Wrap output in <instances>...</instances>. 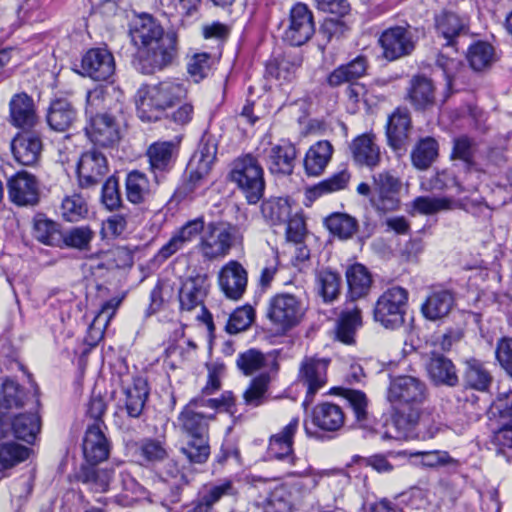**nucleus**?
Returning <instances> with one entry per match:
<instances>
[{"label":"nucleus","instance_id":"1","mask_svg":"<svg viewBox=\"0 0 512 512\" xmlns=\"http://www.w3.org/2000/svg\"><path fill=\"white\" fill-rule=\"evenodd\" d=\"M234 404L231 393L223 394L220 399H192L177 417V426L189 440L181 452L191 463L203 464L210 455L209 423L214 420V412L224 407L227 410Z\"/></svg>","mask_w":512,"mask_h":512},{"label":"nucleus","instance_id":"2","mask_svg":"<svg viewBox=\"0 0 512 512\" xmlns=\"http://www.w3.org/2000/svg\"><path fill=\"white\" fill-rule=\"evenodd\" d=\"M426 384L413 376H398L391 380L387 399L395 412L386 424L383 438L404 440L412 436L420 420V406L427 398Z\"/></svg>","mask_w":512,"mask_h":512},{"label":"nucleus","instance_id":"3","mask_svg":"<svg viewBox=\"0 0 512 512\" xmlns=\"http://www.w3.org/2000/svg\"><path fill=\"white\" fill-rule=\"evenodd\" d=\"M123 104L113 87L98 86L86 94L85 127L88 138L96 145L109 147L120 139L119 116Z\"/></svg>","mask_w":512,"mask_h":512},{"label":"nucleus","instance_id":"4","mask_svg":"<svg viewBox=\"0 0 512 512\" xmlns=\"http://www.w3.org/2000/svg\"><path fill=\"white\" fill-rule=\"evenodd\" d=\"M130 36L141 57L149 65L146 73L162 69L171 64L177 55V38L173 33H164L162 26L148 14L134 19Z\"/></svg>","mask_w":512,"mask_h":512},{"label":"nucleus","instance_id":"5","mask_svg":"<svg viewBox=\"0 0 512 512\" xmlns=\"http://www.w3.org/2000/svg\"><path fill=\"white\" fill-rule=\"evenodd\" d=\"M187 90L177 80H164L146 85L137 93V113L143 121H156L168 108L186 97Z\"/></svg>","mask_w":512,"mask_h":512},{"label":"nucleus","instance_id":"6","mask_svg":"<svg viewBox=\"0 0 512 512\" xmlns=\"http://www.w3.org/2000/svg\"><path fill=\"white\" fill-rule=\"evenodd\" d=\"M249 488L250 506L256 512H290L291 494L285 485L253 476Z\"/></svg>","mask_w":512,"mask_h":512},{"label":"nucleus","instance_id":"7","mask_svg":"<svg viewBox=\"0 0 512 512\" xmlns=\"http://www.w3.org/2000/svg\"><path fill=\"white\" fill-rule=\"evenodd\" d=\"M231 181L243 193L249 204H256L264 195V170L258 160L251 154L234 160L230 172Z\"/></svg>","mask_w":512,"mask_h":512},{"label":"nucleus","instance_id":"8","mask_svg":"<svg viewBox=\"0 0 512 512\" xmlns=\"http://www.w3.org/2000/svg\"><path fill=\"white\" fill-rule=\"evenodd\" d=\"M241 240L242 233L238 226L230 223H209L196 248L205 260L212 261L225 257Z\"/></svg>","mask_w":512,"mask_h":512},{"label":"nucleus","instance_id":"9","mask_svg":"<svg viewBox=\"0 0 512 512\" xmlns=\"http://www.w3.org/2000/svg\"><path fill=\"white\" fill-rule=\"evenodd\" d=\"M306 313L301 296L291 293H278L268 302L266 317L278 333H286L299 325Z\"/></svg>","mask_w":512,"mask_h":512},{"label":"nucleus","instance_id":"10","mask_svg":"<svg viewBox=\"0 0 512 512\" xmlns=\"http://www.w3.org/2000/svg\"><path fill=\"white\" fill-rule=\"evenodd\" d=\"M210 288L209 278L206 274H196L187 277L181 284L178 298L180 309L182 312H191L200 309L201 314L197 315V319L203 321L209 332L214 331L212 315L204 306V300L208 295Z\"/></svg>","mask_w":512,"mask_h":512},{"label":"nucleus","instance_id":"11","mask_svg":"<svg viewBox=\"0 0 512 512\" xmlns=\"http://www.w3.org/2000/svg\"><path fill=\"white\" fill-rule=\"evenodd\" d=\"M408 301L406 289L394 286L387 289L376 301L374 320L385 328L395 329L404 322L405 309Z\"/></svg>","mask_w":512,"mask_h":512},{"label":"nucleus","instance_id":"12","mask_svg":"<svg viewBox=\"0 0 512 512\" xmlns=\"http://www.w3.org/2000/svg\"><path fill=\"white\" fill-rule=\"evenodd\" d=\"M401 181L390 171H382L372 176L370 203L380 214L398 210Z\"/></svg>","mask_w":512,"mask_h":512},{"label":"nucleus","instance_id":"13","mask_svg":"<svg viewBox=\"0 0 512 512\" xmlns=\"http://www.w3.org/2000/svg\"><path fill=\"white\" fill-rule=\"evenodd\" d=\"M382 55L388 61L409 56L415 49L416 38L410 28L393 26L385 29L378 40Z\"/></svg>","mask_w":512,"mask_h":512},{"label":"nucleus","instance_id":"14","mask_svg":"<svg viewBox=\"0 0 512 512\" xmlns=\"http://www.w3.org/2000/svg\"><path fill=\"white\" fill-rule=\"evenodd\" d=\"M368 68L367 58L357 56L347 64L334 69L327 77V82L331 87H338L343 84H349L346 94L349 99L358 101L359 95L363 91V86L357 83V80L366 74Z\"/></svg>","mask_w":512,"mask_h":512},{"label":"nucleus","instance_id":"15","mask_svg":"<svg viewBox=\"0 0 512 512\" xmlns=\"http://www.w3.org/2000/svg\"><path fill=\"white\" fill-rule=\"evenodd\" d=\"M315 33L312 11L303 3L295 4L289 14L283 39L292 46L305 44Z\"/></svg>","mask_w":512,"mask_h":512},{"label":"nucleus","instance_id":"16","mask_svg":"<svg viewBox=\"0 0 512 512\" xmlns=\"http://www.w3.org/2000/svg\"><path fill=\"white\" fill-rule=\"evenodd\" d=\"M106 156L95 149L84 152L78 162L77 174L83 188L96 186L108 173Z\"/></svg>","mask_w":512,"mask_h":512},{"label":"nucleus","instance_id":"17","mask_svg":"<svg viewBox=\"0 0 512 512\" xmlns=\"http://www.w3.org/2000/svg\"><path fill=\"white\" fill-rule=\"evenodd\" d=\"M248 273L241 263L227 262L218 273V285L223 294L231 300H240L247 288Z\"/></svg>","mask_w":512,"mask_h":512},{"label":"nucleus","instance_id":"18","mask_svg":"<svg viewBox=\"0 0 512 512\" xmlns=\"http://www.w3.org/2000/svg\"><path fill=\"white\" fill-rule=\"evenodd\" d=\"M14 160L23 166H34L38 163L43 150L40 135L34 131L18 132L10 143Z\"/></svg>","mask_w":512,"mask_h":512},{"label":"nucleus","instance_id":"19","mask_svg":"<svg viewBox=\"0 0 512 512\" xmlns=\"http://www.w3.org/2000/svg\"><path fill=\"white\" fill-rule=\"evenodd\" d=\"M329 360L306 357L300 365L299 378L307 386L304 405L313 401L314 395L325 386L327 382V368Z\"/></svg>","mask_w":512,"mask_h":512},{"label":"nucleus","instance_id":"20","mask_svg":"<svg viewBox=\"0 0 512 512\" xmlns=\"http://www.w3.org/2000/svg\"><path fill=\"white\" fill-rule=\"evenodd\" d=\"M103 427H105L103 422H95L85 431L82 449L87 463L98 464L109 456L111 446Z\"/></svg>","mask_w":512,"mask_h":512},{"label":"nucleus","instance_id":"21","mask_svg":"<svg viewBox=\"0 0 512 512\" xmlns=\"http://www.w3.org/2000/svg\"><path fill=\"white\" fill-rule=\"evenodd\" d=\"M81 68L84 75L96 81H104L114 74V57L107 49H90L82 58Z\"/></svg>","mask_w":512,"mask_h":512},{"label":"nucleus","instance_id":"22","mask_svg":"<svg viewBox=\"0 0 512 512\" xmlns=\"http://www.w3.org/2000/svg\"><path fill=\"white\" fill-rule=\"evenodd\" d=\"M411 119L406 110L396 109L389 116L386 125L387 143L394 152L402 155L409 144Z\"/></svg>","mask_w":512,"mask_h":512},{"label":"nucleus","instance_id":"23","mask_svg":"<svg viewBox=\"0 0 512 512\" xmlns=\"http://www.w3.org/2000/svg\"><path fill=\"white\" fill-rule=\"evenodd\" d=\"M205 230L203 217L189 220L180 227L158 251L157 256L162 260H167L178 251L182 250L188 243L192 242L198 235Z\"/></svg>","mask_w":512,"mask_h":512},{"label":"nucleus","instance_id":"24","mask_svg":"<svg viewBox=\"0 0 512 512\" xmlns=\"http://www.w3.org/2000/svg\"><path fill=\"white\" fill-rule=\"evenodd\" d=\"M11 201L19 206L34 205L38 201V184L35 177L26 172H18L8 181Z\"/></svg>","mask_w":512,"mask_h":512},{"label":"nucleus","instance_id":"25","mask_svg":"<svg viewBox=\"0 0 512 512\" xmlns=\"http://www.w3.org/2000/svg\"><path fill=\"white\" fill-rule=\"evenodd\" d=\"M9 121L19 129H33L38 123L33 99L26 93L15 94L9 102Z\"/></svg>","mask_w":512,"mask_h":512},{"label":"nucleus","instance_id":"26","mask_svg":"<svg viewBox=\"0 0 512 512\" xmlns=\"http://www.w3.org/2000/svg\"><path fill=\"white\" fill-rule=\"evenodd\" d=\"M350 150L357 165L374 168L380 164V147L372 134H362L356 137L350 144Z\"/></svg>","mask_w":512,"mask_h":512},{"label":"nucleus","instance_id":"27","mask_svg":"<svg viewBox=\"0 0 512 512\" xmlns=\"http://www.w3.org/2000/svg\"><path fill=\"white\" fill-rule=\"evenodd\" d=\"M238 489L231 479H223L206 487L190 512H211L214 505L224 497H236Z\"/></svg>","mask_w":512,"mask_h":512},{"label":"nucleus","instance_id":"28","mask_svg":"<svg viewBox=\"0 0 512 512\" xmlns=\"http://www.w3.org/2000/svg\"><path fill=\"white\" fill-rule=\"evenodd\" d=\"M77 118V110L67 99L57 98L51 102L47 113V123L52 130L64 132L73 127Z\"/></svg>","mask_w":512,"mask_h":512},{"label":"nucleus","instance_id":"29","mask_svg":"<svg viewBox=\"0 0 512 512\" xmlns=\"http://www.w3.org/2000/svg\"><path fill=\"white\" fill-rule=\"evenodd\" d=\"M299 426V418H293L279 433L274 434L269 440V453L277 459H288L291 464L295 463L293 456V439Z\"/></svg>","mask_w":512,"mask_h":512},{"label":"nucleus","instance_id":"30","mask_svg":"<svg viewBox=\"0 0 512 512\" xmlns=\"http://www.w3.org/2000/svg\"><path fill=\"white\" fill-rule=\"evenodd\" d=\"M312 423L322 431L335 432L343 427L345 415L339 405L323 402L313 408Z\"/></svg>","mask_w":512,"mask_h":512},{"label":"nucleus","instance_id":"31","mask_svg":"<svg viewBox=\"0 0 512 512\" xmlns=\"http://www.w3.org/2000/svg\"><path fill=\"white\" fill-rule=\"evenodd\" d=\"M426 370L431 381L436 385L456 386L459 378L455 365L447 357L432 353L426 364Z\"/></svg>","mask_w":512,"mask_h":512},{"label":"nucleus","instance_id":"32","mask_svg":"<svg viewBox=\"0 0 512 512\" xmlns=\"http://www.w3.org/2000/svg\"><path fill=\"white\" fill-rule=\"evenodd\" d=\"M499 414L501 428L496 432V441L502 446L512 448V390L500 393L494 402Z\"/></svg>","mask_w":512,"mask_h":512},{"label":"nucleus","instance_id":"33","mask_svg":"<svg viewBox=\"0 0 512 512\" xmlns=\"http://www.w3.org/2000/svg\"><path fill=\"white\" fill-rule=\"evenodd\" d=\"M454 296L451 291L439 289L432 291L421 306L423 316L432 321L446 317L453 305Z\"/></svg>","mask_w":512,"mask_h":512},{"label":"nucleus","instance_id":"34","mask_svg":"<svg viewBox=\"0 0 512 512\" xmlns=\"http://www.w3.org/2000/svg\"><path fill=\"white\" fill-rule=\"evenodd\" d=\"M296 148L291 143H283L271 147L268 153L267 165L272 174L290 175L293 172Z\"/></svg>","mask_w":512,"mask_h":512},{"label":"nucleus","instance_id":"35","mask_svg":"<svg viewBox=\"0 0 512 512\" xmlns=\"http://www.w3.org/2000/svg\"><path fill=\"white\" fill-rule=\"evenodd\" d=\"M333 154V146L327 140H320L313 144L306 152L304 169L309 176L321 175Z\"/></svg>","mask_w":512,"mask_h":512},{"label":"nucleus","instance_id":"36","mask_svg":"<svg viewBox=\"0 0 512 512\" xmlns=\"http://www.w3.org/2000/svg\"><path fill=\"white\" fill-rule=\"evenodd\" d=\"M174 149L175 145L169 141L155 142L149 146L147 157L156 182H158V173L167 172L173 167Z\"/></svg>","mask_w":512,"mask_h":512},{"label":"nucleus","instance_id":"37","mask_svg":"<svg viewBox=\"0 0 512 512\" xmlns=\"http://www.w3.org/2000/svg\"><path fill=\"white\" fill-rule=\"evenodd\" d=\"M346 280L348 284V298L351 301L368 295L372 285V276L364 265L356 263L348 267L346 270Z\"/></svg>","mask_w":512,"mask_h":512},{"label":"nucleus","instance_id":"38","mask_svg":"<svg viewBox=\"0 0 512 512\" xmlns=\"http://www.w3.org/2000/svg\"><path fill=\"white\" fill-rule=\"evenodd\" d=\"M97 464L81 465L76 478L89 490L96 493H104L108 490L113 471L96 467Z\"/></svg>","mask_w":512,"mask_h":512},{"label":"nucleus","instance_id":"39","mask_svg":"<svg viewBox=\"0 0 512 512\" xmlns=\"http://www.w3.org/2000/svg\"><path fill=\"white\" fill-rule=\"evenodd\" d=\"M125 188L127 200L133 204L144 203L153 194V186L148 177L138 170L127 174Z\"/></svg>","mask_w":512,"mask_h":512},{"label":"nucleus","instance_id":"40","mask_svg":"<svg viewBox=\"0 0 512 512\" xmlns=\"http://www.w3.org/2000/svg\"><path fill=\"white\" fill-rule=\"evenodd\" d=\"M40 429L41 419L36 412L20 413L11 420L14 436L29 444L33 443Z\"/></svg>","mask_w":512,"mask_h":512},{"label":"nucleus","instance_id":"41","mask_svg":"<svg viewBox=\"0 0 512 512\" xmlns=\"http://www.w3.org/2000/svg\"><path fill=\"white\" fill-rule=\"evenodd\" d=\"M435 25L438 35L446 41V46H453L456 37L466 30L463 20L452 12H443L436 16Z\"/></svg>","mask_w":512,"mask_h":512},{"label":"nucleus","instance_id":"42","mask_svg":"<svg viewBox=\"0 0 512 512\" xmlns=\"http://www.w3.org/2000/svg\"><path fill=\"white\" fill-rule=\"evenodd\" d=\"M148 393L147 383L141 378L135 379L131 386L125 388V409L128 416L137 418L141 415Z\"/></svg>","mask_w":512,"mask_h":512},{"label":"nucleus","instance_id":"43","mask_svg":"<svg viewBox=\"0 0 512 512\" xmlns=\"http://www.w3.org/2000/svg\"><path fill=\"white\" fill-rule=\"evenodd\" d=\"M463 380L467 388L484 392L491 385L492 376L479 360L472 358L466 361Z\"/></svg>","mask_w":512,"mask_h":512},{"label":"nucleus","instance_id":"44","mask_svg":"<svg viewBox=\"0 0 512 512\" xmlns=\"http://www.w3.org/2000/svg\"><path fill=\"white\" fill-rule=\"evenodd\" d=\"M409 98L418 109L426 108L434 103V85L425 76H415L411 80Z\"/></svg>","mask_w":512,"mask_h":512},{"label":"nucleus","instance_id":"45","mask_svg":"<svg viewBox=\"0 0 512 512\" xmlns=\"http://www.w3.org/2000/svg\"><path fill=\"white\" fill-rule=\"evenodd\" d=\"M349 180L350 174L348 171L342 170L319 182L318 184L308 187L305 192L306 197L310 201H314L323 195L337 192L344 189L347 186Z\"/></svg>","mask_w":512,"mask_h":512},{"label":"nucleus","instance_id":"46","mask_svg":"<svg viewBox=\"0 0 512 512\" xmlns=\"http://www.w3.org/2000/svg\"><path fill=\"white\" fill-rule=\"evenodd\" d=\"M438 157V143L432 137H425L418 141L411 152V161L414 167L425 170Z\"/></svg>","mask_w":512,"mask_h":512},{"label":"nucleus","instance_id":"47","mask_svg":"<svg viewBox=\"0 0 512 512\" xmlns=\"http://www.w3.org/2000/svg\"><path fill=\"white\" fill-rule=\"evenodd\" d=\"M271 378L267 373H261L253 378L243 392L244 403L252 408L263 405L268 399V389Z\"/></svg>","mask_w":512,"mask_h":512},{"label":"nucleus","instance_id":"48","mask_svg":"<svg viewBox=\"0 0 512 512\" xmlns=\"http://www.w3.org/2000/svg\"><path fill=\"white\" fill-rule=\"evenodd\" d=\"M330 394L342 396L347 400L358 423H364L367 420L368 399L364 392L343 387H334L330 390Z\"/></svg>","mask_w":512,"mask_h":512},{"label":"nucleus","instance_id":"49","mask_svg":"<svg viewBox=\"0 0 512 512\" xmlns=\"http://www.w3.org/2000/svg\"><path fill=\"white\" fill-rule=\"evenodd\" d=\"M362 325L361 310L357 307L341 313L336 329L338 340L345 344L354 342V336Z\"/></svg>","mask_w":512,"mask_h":512},{"label":"nucleus","instance_id":"50","mask_svg":"<svg viewBox=\"0 0 512 512\" xmlns=\"http://www.w3.org/2000/svg\"><path fill=\"white\" fill-rule=\"evenodd\" d=\"M261 213L270 225H283L291 214V207L287 199L271 198L262 203Z\"/></svg>","mask_w":512,"mask_h":512},{"label":"nucleus","instance_id":"51","mask_svg":"<svg viewBox=\"0 0 512 512\" xmlns=\"http://www.w3.org/2000/svg\"><path fill=\"white\" fill-rule=\"evenodd\" d=\"M122 253L123 252L118 248L99 251L97 253L90 254L87 257V262L85 265L88 266L89 270L95 276H102L104 272L119 267L117 258Z\"/></svg>","mask_w":512,"mask_h":512},{"label":"nucleus","instance_id":"52","mask_svg":"<svg viewBox=\"0 0 512 512\" xmlns=\"http://www.w3.org/2000/svg\"><path fill=\"white\" fill-rule=\"evenodd\" d=\"M30 455V449L14 441L0 443V471L11 469L24 462Z\"/></svg>","mask_w":512,"mask_h":512},{"label":"nucleus","instance_id":"53","mask_svg":"<svg viewBox=\"0 0 512 512\" xmlns=\"http://www.w3.org/2000/svg\"><path fill=\"white\" fill-rule=\"evenodd\" d=\"M467 59L473 70L483 71L495 61L494 48L487 42L478 41L469 47Z\"/></svg>","mask_w":512,"mask_h":512},{"label":"nucleus","instance_id":"54","mask_svg":"<svg viewBox=\"0 0 512 512\" xmlns=\"http://www.w3.org/2000/svg\"><path fill=\"white\" fill-rule=\"evenodd\" d=\"M95 232L87 225L72 227L61 232V242L68 248L84 251L90 248Z\"/></svg>","mask_w":512,"mask_h":512},{"label":"nucleus","instance_id":"55","mask_svg":"<svg viewBox=\"0 0 512 512\" xmlns=\"http://www.w3.org/2000/svg\"><path fill=\"white\" fill-rule=\"evenodd\" d=\"M214 159L215 148L208 144H203L191 160L190 166L193 167L194 163H197V166L195 169L192 168L190 172V181L196 184L205 177L209 173Z\"/></svg>","mask_w":512,"mask_h":512},{"label":"nucleus","instance_id":"56","mask_svg":"<svg viewBox=\"0 0 512 512\" xmlns=\"http://www.w3.org/2000/svg\"><path fill=\"white\" fill-rule=\"evenodd\" d=\"M415 211L422 215H433L456 208V202L447 197L419 196L412 202Z\"/></svg>","mask_w":512,"mask_h":512},{"label":"nucleus","instance_id":"57","mask_svg":"<svg viewBox=\"0 0 512 512\" xmlns=\"http://www.w3.org/2000/svg\"><path fill=\"white\" fill-rule=\"evenodd\" d=\"M325 225L331 234L340 239L351 238L357 230V221L345 213H333L325 219Z\"/></svg>","mask_w":512,"mask_h":512},{"label":"nucleus","instance_id":"58","mask_svg":"<svg viewBox=\"0 0 512 512\" xmlns=\"http://www.w3.org/2000/svg\"><path fill=\"white\" fill-rule=\"evenodd\" d=\"M33 235L45 245L54 246L61 243V231L58 229V225L42 215H38L34 219Z\"/></svg>","mask_w":512,"mask_h":512},{"label":"nucleus","instance_id":"59","mask_svg":"<svg viewBox=\"0 0 512 512\" xmlns=\"http://www.w3.org/2000/svg\"><path fill=\"white\" fill-rule=\"evenodd\" d=\"M476 151V141L466 135H461L453 139L451 159L462 161L466 166L470 167L474 164Z\"/></svg>","mask_w":512,"mask_h":512},{"label":"nucleus","instance_id":"60","mask_svg":"<svg viewBox=\"0 0 512 512\" xmlns=\"http://www.w3.org/2000/svg\"><path fill=\"white\" fill-rule=\"evenodd\" d=\"M340 276L330 270H322L318 273L317 283L319 294L325 302H333L340 293Z\"/></svg>","mask_w":512,"mask_h":512},{"label":"nucleus","instance_id":"61","mask_svg":"<svg viewBox=\"0 0 512 512\" xmlns=\"http://www.w3.org/2000/svg\"><path fill=\"white\" fill-rule=\"evenodd\" d=\"M61 213L63 218L69 222L78 221L87 215V203L79 194L66 196L61 204Z\"/></svg>","mask_w":512,"mask_h":512},{"label":"nucleus","instance_id":"62","mask_svg":"<svg viewBox=\"0 0 512 512\" xmlns=\"http://www.w3.org/2000/svg\"><path fill=\"white\" fill-rule=\"evenodd\" d=\"M267 358L263 353L255 349H249L237 358L238 368L245 374L251 375L254 372L267 366Z\"/></svg>","mask_w":512,"mask_h":512},{"label":"nucleus","instance_id":"63","mask_svg":"<svg viewBox=\"0 0 512 512\" xmlns=\"http://www.w3.org/2000/svg\"><path fill=\"white\" fill-rule=\"evenodd\" d=\"M254 320V310L251 306L237 308L228 320L226 330L230 334H237L246 330Z\"/></svg>","mask_w":512,"mask_h":512},{"label":"nucleus","instance_id":"64","mask_svg":"<svg viewBox=\"0 0 512 512\" xmlns=\"http://www.w3.org/2000/svg\"><path fill=\"white\" fill-rule=\"evenodd\" d=\"M23 391L11 381H5L0 388V408L12 409L23 405Z\"/></svg>","mask_w":512,"mask_h":512}]
</instances>
